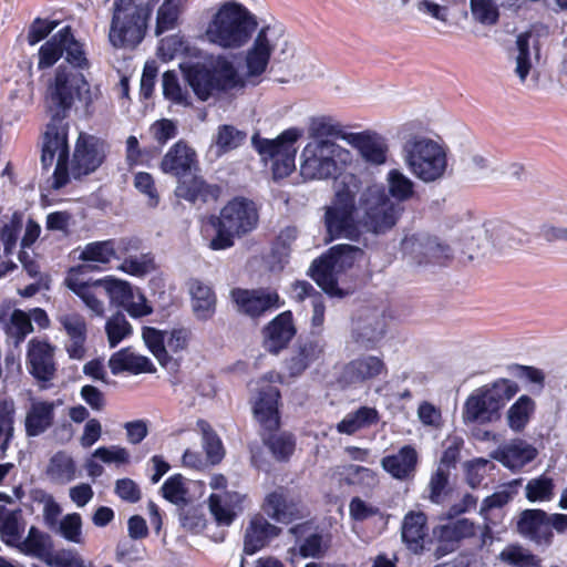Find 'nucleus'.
Returning <instances> with one entry per match:
<instances>
[{"label":"nucleus","mask_w":567,"mask_h":567,"mask_svg":"<svg viewBox=\"0 0 567 567\" xmlns=\"http://www.w3.org/2000/svg\"><path fill=\"white\" fill-rule=\"evenodd\" d=\"M295 52L293 43L281 25H265L254 37L245 52V74L241 76L231 61L219 58L212 72L220 92L241 89L246 83L261 82L271 59L278 63L289 60Z\"/></svg>","instance_id":"1"},{"label":"nucleus","mask_w":567,"mask_h":567,"mask_svg":"<svg viewBox=\"0 0 567 567\" xmlns=\"http://www.w3.org/2000/svg\"><path fill=\"white\" fill-rule=\"evenodd\" d=\"M257 25L255 14L244 4L225 1L207 21L202 39L220 50L235 51L248 44Z\"/></svg>","instance_id":"2"},{"label":"nucleus","mask_w":567,"mask_h":567,"mask_svg":"<svg viewBox=\"0 0 567 567\" xmlns=\"http://www.w3.org/2000/svg\"><path fill=\"white\" fill-rule=\"evenodd\" d=\"M360 185L361 182L354 174H344L337 183L333 200L324 213V225L331 239L361 241L365 230L355 202Z\"/></svg>","instance_id":"3"},{"label":"nucleus","mask_w":567,"mask_h":567,"mask_svg":"<svg viewBox=\"0 0 567 567\" xmlns=\"http://www.w3.org/2000/svg\"><path fill=\"white\" fill-rule=\"evenodd\" d=\"M353 162L350 150L332 140H310L300 154V175L305 181L337 179Z\"/></svg>","instance_id":"4"},{"label":"nucleus","mask_w":567,"mask_h":567,"mask_svg":"<svg viewBox=\"0 0 567 567\" xmlns=\"http://www.w3.org/2000/svg\"><path fill=\"white\" fill-rule=\"evenodd\" d=\"M259 214L255 203L244 197L229 200L213 220L216 229L209 247L213 250H224L234 246V238L241 237L256 229Z\"/></svg>","instance_id":"5"},{"label":"nucleus","mask_w":567,"mask_h":567,"mask_svg":"<svg viewBox=\"0 0 567 567\" xmlns=\"http://www.w3.org/2000/svg\"><path fill=\"white\" fill-rule=\"evenodd\" d=\"M99 96V89H91L84 75L66 66L56 69L47 92V105L52 116L63 117L75 101L89 106Z\"/></svg>","instance_id":"6"},{"label":"nucleus","mask_w":567,"mask_h":567,"mask_svg":"<svg viewBox=\"0 0 567 567\" xmlns=\"http://www.w3.org/2000/svg\"><path fill=\"white\" fill-rule=\"evenodd\" d=\"M365 233L383 235L391 230L404 212V207L393 202L384 186L373 184L365 187L358 199Z\"/></svg>","instance_id":"7"},{"label":"nucleus","mask_w":567,"mask_h":567,"mask_svg":"<svg viewBox=\"0 0 567 567\" xmlns=\"http://www.w3.org/2000/svg\"><path fill=\"white\" fill-rule=\"evenodd\" d=\"M403 159L410 172L423 183H433L444 177L447 154L437 142L415 136L406 141Z\"/></svg>","instance_id":"8"},{"label":"nucleus","mask_w":567,"mask_h":567,"mask_svg":"<svg viewBox=\"0 0 567 567\" xmlns=\"http://www.w3.org/2000/svg\"><path fill=\"white\" fill-rule=\"evenodd\" d=\"M151 9L134 0H114L109 40L114 48H134L144 39Z\"/></svg>","instance_id":"9"},{"label":"nucleus","mask_w":567,"mask_h":567,"mask_svg":"<svg viewBox=\"0 0 567 567\" xmlns=\"http://www.w3.org/2000/svg\"><path fill=\"white\" fill-rule=\"evenodd\" d=\"M364 256L363 249L358 246L340 244L331 247L327 255L315 260L310 267V276L317 285L328 295L342 297L338 288L337 276Z\"/></svg>","instance_id":"10"},{"label":"nucleus","mask_w":567,"mask_h":567,"mask_svg":"<svg viewBox=\"0 0 567 567\" xmlns=\"http://www.w3.org/2000/svg\"><path fill=\"white\" fill-rule=\"evenodd\" d=\"M518 386L507 379H499L475 390L463 410L465 422L486 423L498 417L499 410L517 393Z\"/></svg>","instance_id":"11"},{"label":"nucleus","mask_w":567,"mask_h":567,"mask_svg":"<svg viewBox=\"0 0 567 567\" xmlns=\"http://www.w3.org/2000/svg\"><path fill=\"white\" fill-rule=\"evenodd\" d=\"M302 136V130L290 127L285 130L277 138L269 140L254 135L251 143L260 156L274 159L272 174L275 179L287 177L296 168V142Z\"/></svg>","instance_id":"12"},{"label":"nucleus","mask_w":567,"mask_h":567,"mask_svg":"<svg viewBox=\"0 0 567 567\" xmlns=\"http://www.w3.org/2000/svg\"><path fill=\"white\" fill-rule=\"evenodd\" d=\"M56 159L55 169L52 176V188L60 189L69 183V144L68 127L63 123V117L52 116L44 133L41 164L43 168L52 166Z\"/></svg>","instance_id":"13"},{"label":"nucleus","mask_w":567,"mask_h":567,"mask_svg":"<svg viewBox=\"0 0 567 567\" xmlns=\"http://www.w3.org/2000/svg\"><path fill=\"white\" fill-rule=\"evenodd\" d=\"M401 250L409 261L416 265H442L453 257L450 245L425 233L405 236Z\"/></svg>","instance_id":"14"},{"label":"nucleus","mask_w":567,"mask_h":567,"mask_svg":"<svg viewBox=\"0 0 567 567\" xmlns=\"http://www.w3.org/2000/svg\"><path fill=\"white\" fill-rule=\"evenodd\" d=\"M477 530H480L477 544L480 548L492 543V529L487 524L481 527L467 518H460L449 524L437 526L434 529L439 542L436 548L437 555L441 557L454 551L462 540L476 536Z\"/></svg>","instance_id":"15"},{"label":"nucleus","mask_w":567,"mask_h":567,"mask_svg":"<svg viewBox=\"0 0 567 567\" xmlns=\"http://www.w3.org/2000/svg\"><path fill=\"white\" fill-rule=\"evenodd\" d=\"M56 347L47 339L32 338L27 344L25 363L29 373L47 388L56 374Z\"/></svg>","instance_id":"16"},{"label":"nucleus","mask_w":567,"mask_h":567,"mask_svg":"<svg viewBox=\"0 0 567 567\" xmlns=\"http://www.w3.org/2000/svg\"><path fill=\"white\" fill-rule=\"evenodd\" d=\"M105 157V144L100 138L80 134L71 165L74 178L89 175L101 166Z\"/></svg>","instance_id":"17"},{"label":"nucleus","mask_w":567,"mask_h":567,"mask_svg":"<svg viewBox=\"0 0 567 567\" xmlns=\"http://www.w3.org/2000/svg\"><path fill=\"white\" fill-rule=\"evenodd\" d=\"M55 319L69 338V341L65 343V351L69 358L82 360L86 353L87 326L85 318L74 311L61 310Z\"/></svg>","instance_id":"18"},{"label":"nucleus","mask_w":567,"mask_h":567,"mask_svg":"<svg viewBox=\"0 0 567 567\" xmlns=\"http://www.w3.org/2000/svg\"><path fill=\"white\" fill-rule=\"evenodd\" d=\"M90 270L89 265H79L69 270L64 282L78 297L82 299L85 306L95 315L104 313V303L99 299V280L86 281L84 275Z\"/></svg>","instance_id":"19"},{"label":"nucleus","mask_w":567,"mask_h":567,"mask_svg":"<svg viewBox=\"0 0 567 567\" xmlns=\"http://www.w3.org/2000/svg\"><path fill=\"white\" fill-rule=\"evenodd\" d=\"M348 144L358 150L362 159L370 165L380 166L386 162V140L374 131L352 132Z\"/></svg>","instance_id":"20"},{"label":"nucleus","mask_w":567,"mask_h":567,"mask_svg":"<svg viewBox=\"0 0 567 567\" xmlns=\"http://www.w3.org/2000/svg\"><path fill=\"white\" fill-rule=\"evenodd\" d=\"M233 298L239 311L250 316L259 317L265 312L280 307V298L276 291L259 289L246 290L236 289Z\"/></svg>","instance_id":"21"},{"label":"nucleus","mask_w":567,"mask_h":567,"mask_svg":"<svg viewBox=\"0 0 567 567\" xmlns=\"http://www.w3.org/2000/svg\"><path fill=\"white\" fill-rule=\"evenodd\" d=\"M385 333V318L379 310H367L354 321L353 340L364 348H373Z\"/></svg>","instance_id":"22"},{"label":"nucleus","mask_w":567,"mask_h":567,"mask_svg":"<svg viewBox=\"0 0 567 567\" xmlns=\"http://www.w3.org/2000/svg\"><path fill=\"white\" fill-rule=\"evenodd\" d=\"M197 166V154L184 141L176 142L163 156L159 167L163 173L184 178Z\"/></svg>","instance_id":"23"},{"label":"nucleus","mask_w":567,"mask_h":567,"mask_svg":"<svg viewBox=\"0 0 567 567\" xmlns=\"http://www.w3.org/2000/svg\"><path fill=\"white\" fill-rule=\"evenodd\" d=\"M386 371L382 357L362 354L344 365L342 378L350 384L363 383L386 374Z\"/></svg>","instance_id":"24"},{"label":"nucleus","mask_w":567,"mask_h":567,"mask_svg":"<svg viewBox=\"0 0 567 567\" xmlns=\"http://www.w3.org/2000/svg\"><path fill=\"white\" fill-rule=\"evenodd\" d=\"M59 405L60 401L32 400L24 417L25 435L37 437L51 429Z\"/></svg>","instance_id":"25"},{"label":"nucleus","mask_w":567,"mask_h":567,"mask_svg":"<svg viewBox=\"0 0 567 567\" xmlns=\"http://www.w3.org/2000/svg\"><path fill=\"white\" fill-rule=\"evenodd\" d=\"M280 398L277 386L266 383L259 388L254 404V413L265 430L274 431L279 427L278 401Z\"/></svg>","instance_id":"26"},{"label":"nucleus","mask_w":567,"mask_h":567,"mask_svg":"<svg viewBox=\"0 0 567 567\" xmlns=\"http://www.w3.org/2000/svg\"><path fill=\"white\" fill-rule=\"evenodd\" d=\"M516 55L514 72L519 82L525 84L533 69L534 60L539 59V35L533 31L523 32L516 39Z\"/></svg>","instance_id":"27"},{"label":"nucleus","mask_w":567,"mask_h":567,"mask_svg":"<svg viewBox=\"0 0 567 567\" xmlns=\"http://www.w3.org/2000/svg\"><path fill=\"white\" fill-rule=\"evenodd\" d=\"M427 537L426 515L420 511L406 513L401 524V538L408 549L414 554L423 551Z\"/></svg>","instance_id":"28"},{"label":"nucleus","mask_w":567,"mask_h":567,"mask_svg":"<svg viewBox=\"0 0 567 567\" xmlns=\"http://www.w3.org/2000/svg\"><path fill=\"white\" fill-rule=\"evenodd\" d=\"M417 462L416 450L411 445H404L398 453L384 456L381 460V466L393 478L408 481L414 477Z\"/></svg>","instance_id":"29"},{"label":"nucleus","mask_w":567,"mask_h":567,"mask_svg":"<svg viewBox=\"0 0 567 567\" xmlns=\"http://www.w3.org/2000/svg\"><path fill=\"white\" fill-rule=\"evenodd\" d=\"M244 501L245 495L238 492L213 493L208 498L209 511L218 525L229 526L243 511Z\"/></svg>","instance_id":"30"},{"label":"nucleus","mask_w":567,"mask_h":567,"mask_svg":"<svg viewBox=\"0 0 567 567\" xmlns=\"http://www.w3.org/2000/svg\"><path fill=\"white\" fill-rule=\"evenodd\" d=\"M280 528L269 523L262 515H255L245 532L244 551L254 555L277 537Z\"/></svg>","instance_id":"31"},{"label":"nucleus","mask_w":567,"mask_h":567,"mask_svg":"<svg viewBox=\"0 0 567 567\" xmlns=\"http://www.w3.org/2000/svg\"><path fill=\"white\" fill-rule=\"evenodd\" d=\"M296 330L290 311L278 315L265 330V348L271 353H278L287 347Z\"/></svg>","instance_id":"32"},{"label":"nucleus","mask_w":567,"mask_h":567,"mask_svg":"<svg viewBox=\"0 0 567 567\" xmlns=\"http://www.w3.org/2000/svg\"><path fill=\"white\" fill-rule=\"evenodd\" d=\"M537 450L526 441L516 439L498 447L495 458L504 466L516 471L532 462Z\"/></svg>","instance_id":"33"},{"label":"nucleus","mask_w":567,"mask_h":567,"mask_svg":"<svg viewBox=\"0 0 567 567\" xmlns=\"http://www.w3.org/2000/svg\"><path fill=\"white\" fill-rule=\"evenodd\" d=\"M518 532L537 544H549L553 532L546 525V513L542 509H526L517 523Z\"/></svg>","instance_id":"34"},{"label":"nucleus","mask_w":567,"mask_h":567,"mask_svg":"<svg viewBox=\"0 0 567 567\" xmlns=\"http://www.w3.org/2000/svg\"><path fill=\"white\" fill-rule=\"evenodd\" d=\"M262 508L269 517L279 523L288 524L301 517L299 505L288 499L282 488L269 493L265 498Z\"/></svg>","instance_id":"35"},{"label":"nucleus","mask_w":567,"mask_h":567,"mask_svg":"<svg viewBox=\"0 0 567 567\" xmlns=\"http://www.w3.org/2000/svg\"><path fill=\"white\" fill-rule=\"evenodd\" d=\"M109 367L114 375L124 371L133 374L152 373L155 371L152 361L147 357L134 352L131 348L113 353L109 360Z\"/></svg>","instance_id":"36"},{"label":"nucleus","mask_w":567,"mask_h":567,"mask_svg":"<svg viewBox=\"0 0 567 567\" xmlns=\"http://www.w3.org/2000/svg\"><path fill=\"white\" fill-rule=\"evenodd\" d=\"M184 76L200 101H207L209 97L219 94L214 73L204 65L196 64L187 68L184 71Z\"/></svg>","instance_id":"37"},{"label":"nucleus","mask_w":567,"mask_h":567,"mask_svg":"<svg viewBox=\"0 0 567 567\" xmlns=\"http://www.w3.org/2000/svg\"><path fill=\"white\" fill-rule=\"evenodd\" d=\"M352 132H348L340 121L331 115H319L310 118L308 135L310 140L339 138L348 143Z\"/></svg>","instance_id":"38"},{"label":"nucleus","mask_w":567,"mask_h":567,"mask_svg":"<svg viewBox=\"0 0 567 567\" xmlns=\"http://www.w3.org/2000/svg\"><path fill=\"white\" fill-rule=\"evenodd\" d=\"M25 523L20 508L0 505V537L9 546L20 543Z\"/></svg>","instance_id":"39"},{"label":"nucleus","mask_w":567,"mask_h":567,"mask_svg":"<svg viewBox=\"0 0 567 567\" xmlns=\"http://www.w3.org/2000/svg\"><path fill=\"white\" fill-rule=\"evenodd\" d=\"M484 233L492 245L501 250L514 248L524 240V233L506 221H489Z\"/></svg>","instance_id":"40"},{"label":"nucleus","mask_w":567,"mask_h":567,"mask_svg":"<svg viewBox=\"0 0 567 567\" xmlns=\"http://www.w3.org/2000/svg\"><path fill=\"white\" fill-rule=\"evenodd\" d=\"M385 184L388 196L401 205L416 195L415 183L398 168H392L386 173Z\"/></svg>","instance_id":"41"},{"label":"nucleus","mask_w":567,"mask_h":567,"mask_svg":"<svg viewBox=\"0 0 567 567\" xmlns=\"http://www.w3.org/2000/svg\"><path fill=\"white\" fill-rule=\"evenodd\" d=\"M323 353V344L320 340L307 341L287 361L290 375H300L308 367L317 362Z\"/></svg>","instance_id":"42"},{"label":"nucleus","mask_w":567,"mask_h":567,"mask_svg":"<svg viewBox=\"0 0 567 567\" xmlns=\"http://www.w3.org/2000/svg\"><path fill=\"white\" fill-rule=\"evenodd\" d=\"M76 464L66 452L55 453L49 461L47 475L55 484L65 485L76 478Z\"/></svg>","instance_id":"43"},{"label":"nucleus","mask_w":567,"mask_h":567,"mask_svg":"<svg viewBox=\"0 0 567 567\" xmlns=\"http://www.w3.org/2000/svg\"><path fill=\"white\" fill-rule=\"evenodd\" d=\"M193 310L200 320H208L215 312L216 298L212 288L199 280L189 285Z\"/></svg>","instance_id":"44"},{"label":"nucleus","mask_w":567,"mask_h":567,"mask_svg":"<svg viewBox=\"0 0 567 567\" xmlns=\"http://www.w3.org/2000/svg\"><path fill=\"white\" fill-rule=\"evenodd\" d=\"M14 547L23 554L47 559L51 556L52 540L48 534L32 526L27 537L24 539L21 537L20 543L16 544Z\"/></svg>","instance_id":"45"},{"label":"nucleus","mask_w":567,"mask_h":567,"mask_svg":"<svg viewBox=\"0 0 567 567\" xmlns=\"http://www.w3.org/2000/svg\"><path fill=\"white\" fill-rule=\"evenodd\" d=\"M116 257L114 240L92 241L86 244L80 251L79 259L84 262L94 264L92 268L102 269Z\"/></svg>","instance_id":"46"},{"label":"nucleus","mask_w":567,"mask_h":567,"mask_svg":"<svg viewBox=\"0 0 567 567\" xmlns=\"http://www.w3.org/2000/svg\"><path fill=\"white\" fill-rule=\"evenodd\" d=\"M134 288L126 281L106 277L99 279V299L109 297L112 303L124 307L132 299Z\"/></svg>","instance_id":"47"},{"label":"nucleus","mask_w":567,"mask_h":567,"mask_svg":"<svg viewBox=\"0 0 567 567\" xmlns=\"http://www.w3.org/2000/svg\"><path fill=\"white\" fill-rule=\"evenodd\" d=\"M187 4L188 0H164L157 10L156 34L173 30Z\"/></svg>","instance_id":"48"},{"label":"nucleus","mask_w":567,"mask_h":567,"mask_svg":"<svg viewBox=\"0 0 567 567\" xmlns=\"http://www.w3.org/2000/svg\"><path fill=\"white\" fill-rule=\"evenodd\" d=\"M379 415L374 408L362 406L344 416L338 424L340 433L353 434L360 429L370 426L378 422Z\"/></svg>","instance_id":"49"},{"label":"nucleus","mask_w":567,"mask_h":567,"mask_svg":"<svg viewBox=\"0 0 567 567\" xmlns=\"http://www.w3.org/2000/svg\"><path fill=\"white\" fill-rule=\"evenodd\" d=\"M209 193V186L204 179L197 176L179 178L175 189V194L178 198L189 203H196L198 200L206 202Z\"/></svg>","instance_id":"50"},{"label":"nucleus","mask_w":567,"mask_h":567,"mask_svg":"<svg viewBox=\"0 0 567 567\" xmlns=\"http://www.w3.org/2000/svg\"><path fill=\"white\" fill-rule=\"evenodd\" d=\"M246 138V134L233 125H221L214 137L215 152L220 156L229 151L239 147Z\"/></svg>","instance_id":"51"},{"label":"nucleus","mask_w":567,"mask_h":567,"mask_svg":"<svg viewBox=\"0 0 567 567\" xmlns=\"http://www.w3.org/2000/svg\"><path fill=\"white\" fill-rule=\"evenodd\" d=\"M535 403L527 396L522 395L507 411V423L513 431H522L534 412Z\"/></svg>","instance_id":"52"},{"label":"nucleus","mask_w":567,"mask_h":567,"mask_svg":"<svg viewBox=\"0 0 567 567\" xmlns=\"http://www.w3.org/2000/svg\"><path fill=\"white\" fill-rule=\"evenodd\" d=\"M340 475L350 485H359L363 488H373L378 485V474L368 467L349 464L342 466Z\"/></svg>","instance_id":"53"},{"label":"nucleus","mask_w":567,"mask_h":567,"mask_svg":"<svg viewBox=\"0 0 567 567\" xmlns=\"http://www.w3.org/2000/svg\"><path fill=\"white\" fill-rule=\"evenodd\" d=\"M265 445L270 450L274 457L279 461L288 460L296 447V440L291 433L280 432L269 434L262 439Z\"/></svg>","instance_id":"54"},{"label":"nucleus","mask_w":567,"mask_h":567,"mask_svg":"<svg viewBox=\"0 0 567 567\" xmlns=\"http://www.w3.org/2000/svg\"><path fill=\"white\" fill-rule=\"evenodd\" d=\"M162 85L165 99L182 106L190 105V95L188 91L181 85L174 71H166L163 74Z\"/></svg>","instance_id":"55"},{"label":"nucleus","mask_w":567,"mask_h":567,"mask_svg":"<svg viewBox=\"0 0 567 567\" xmlns=\"http://www.w3.org/2000/svg\"><path fill=\"white\" fill-rule=\"evenodd\" d=\"M142 337L145 344L157 359L159 364L163 367L167 365L171 358L167 354V350L165 347L166 331H161L153 327H144L142 331Z\"/></svg>","instance_id":"56"},{"label":"nucleus","mask_w":567,"mask_h":567,"mask_svg":"<svg viewBox=\"0 0 567 567\" xmlns=\"http://www.w3.org/2000/svg\"><path fill=\"white\" fill-rule=\"evenodd\" d=\"M105 332L110 347L114 348L132 334L133 328L124 313L117 312L106 320Z\"/></svg>","instance_id":"57"},{"label":"nucleus","mask_w":567,"mask_h":567,"mask_svg":"<svg viewBox=\"0 0 567 567\" xmlns=\"http://www.w3.org/2000/svg\"><path fill=\"white\" fill-rule=\"evenodd\" d=\"M63 55V28L39 50V69L52 66Z\"/></svg>","instance_id":"58"},{"label":"nucleus","mask_w":567,"mask_h":567,"mask_svg":"<svg viewBox=\"0 0 567 567\" xmlns=\"http://www.w3.org/2000/svg\"><path fill=\"white\" fill-rule=\"evenodd\" d=\"M63 53H65L66 61L73 66L79 69L89 66L82 44L74 39L70 27L63 28Z\"/></svg>","instance_id":"59"},{"label":"nucleus","mask_w":567,"mask_h":567,"mask_svg":"<svg viewBox=\"0 0 567 567\" xmlns=\"http://www.w3.org/2000/svg\"><path fill=\"white\" fill-rule=\"evenodd\" d=\"M450 471L443 466H437L431 475L427 485L429 499L434 504H442L449 493Z\"/></svg>","instance_id":"60"},{"label":"nucleus","mask_w":567,"mask_h":567,"mask_svg":"<svg viewBox=\"0 0 567 567\" xmlns=\"http://www.w3.org/2000/svg\"><path fill=\"white\" fill-rule=\"evenodd\" d=\"M53 532L60 534L64 539L75 543L82 544V519L80 514L72 513L65 515L58 524Z\"/></svg>","instance_id":"61"},{"label":"nucleus","mask_w":567,"mask_h":567,"mask_svg":"<svg viewBox=\"0 0 567 567\" xmlns=\"http://www.w3.org/2000/svg\"><path fill=\"white\" fill-rule=\"evenodd\" d=\"M198 426L203 434V446L206 451L207 457L214 464L220 462L224 457V447L220 439L212 430L208 423L199 421Z\"/></svg>","instance_id":"62"},{"label":"nucleus","mask_w":567,"mask_h":567,"mask_svg":"<svg viewBox=\"0 0 567 567\" xmlns=\"http://www.w3.org/2000/svg\"><path fill=\"white\" fill-rule=\"evenodd\" d=\"M466 168L472 174L483 177L497 171V162L488 153L474 152L468 155Z\"/></svg>","instance_id":"63"},{"label":"nucleus","mask_w":567,"mask_h":567,"mask_svg":"<svg viewBox=\"0 0 567 567\" xmlns=\"http://www.w3.org/2000/svg\"><path fill=\"white\" fill-rule=\"evenodd\" d=\"M32 331L31 317L23 310H13L10 317L9 333L16 339V344L21 343Z\"/></svg>","instance_id":"64"}]
</instances>
